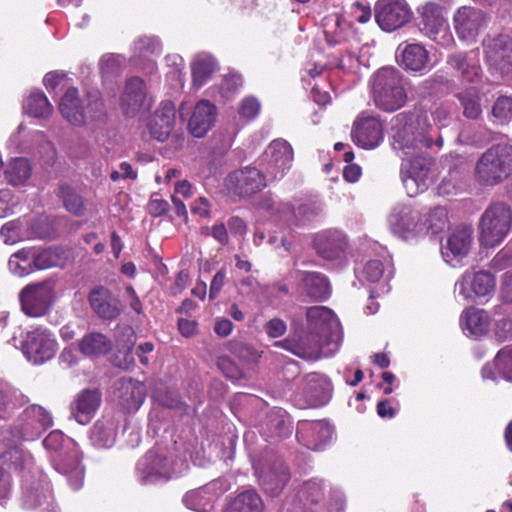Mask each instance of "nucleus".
Returning a JSON list of instances; mask_svg holds the SVG:
<instances>
[{"instance_id": "f257e3e1", "label": "nucleus", "mask_w": 512, "mask_h": 512, "mask_svg": "<svg viewBox=\"0 0 512 512\" xmlns=\"http://www.w3.org/2000/svg\"><path fill=\"white\" fill-rule=\"evenodd\" d=\"M428 117L421 111L401 112L391 120L392 147L399 157L413 156L418 148L433 146Z\"/></svg>"}, {"instance_id": "f03ea898", "label": "nucleus", "mask_w": 512, "mask_h": 512, "mask_svg": "<svg viewBox=\"0 0 512 512\" xmlns=\"http://www.w3.org/2000/svg\"><path fill=\"white\" fill-rule=\"evenodd\" d=\"M47 450L53 452L51 462L56 471L65 475L73 490L82 487L84 468L80 464V453L77 444L69 437L55 430L43 441Z\"/></svg>"}, {"instance_id": "7ed1b4c3", "label": "nucleus", "mask_w": 512, "mask_h": 512, "mask_svg": "<svg viewBox=\"0 0 512 512\" xmlns=\"http://www.w3.org/2000/svg\"><path fill=\"white\" fill-rule=\"evenodd\" d=\"M371 93L376 107L385 112H394L407 101L404 79L394 67H383L374 73Z\"/></svg>"}, {"instance_id": "20e7f679", "label": "nucleus", "mask_w": 512, "mask_h": 512, "mask_svg": "<svg viewBox=\"0 0 512 512\" xmlns=\"http://www.w3.org/2000/svg\"><path fill=\"white\" fill-rule=\"evenodd\" d=\"M512 174V146L493 145L479 157L475 164L474 176L477 183L493 187L503 183Z\"/></svg>"}, {"instance_id": "39448f33", "label": "nucleus", "mask_w": 512, "mask_h": 512, "mask_svg": "<svg viewBox=\"0 0 512 512\" xmlns=\"http://www.w3.org/2000/svg\"><path fill=\"white\" fill-rule=\"evenodd\" d=\"M512 209L502 201L492 202L483 212L480 222V242L486 247L499 245L510 232Z\"/></svg>"}, {"instance_id": "423d86ee", "label": "nucleus", "mask_w": 512, "mask_h": 512, "mask_svg": "<svg viewBox=\"0 0 512 512\" xmlns=\"http://www.w3.org/2000/svg\"><path fill=\"white\" fill-rule=\"evenodd\" d=\"M423 216L422 208L411 203H398L388 221L394 234L404 240H413L427 234V220Z\"/></svg>"}, {"instance_id": "0eeeda50", "label": "nucleus", "mask_w": 512, "mask_h": 512, "mask_svg": "<svg viewBox=\"0 0 512 512\" xmlns=\"http://www.w3.org/2000/svg\"><path fill=\"white\" fill-rule=\"evenodd\" d=\"M402 159L400 175L409 197L424 192L428 187V177L433 164V158L418 148L413 156L400 157Z\"/></svg>"}, {"instance_id": "6e6552de", "label": "nucleus", "mask_w": 512, "mask_h": 512, "mask_svg": "<svg viewBox=\"0 0 512 512\" xmlns=\"http://www.w3.org/2000/svg\"><path fill=\"white\" fill-rule=\"evenodd\" d=\"M294 152L292 146L284 139L273 140L259 159V165L268 180L284 177L292 167Z\"/></svg>"}, {"instance_id": "1a4fd4ad", "label": "nucleus", "mask_w": 512, "mask_h": 512, "mask_svg": "<svg viewBox=\"0 0 512 512\" xmlns=\"http://www.w3.org/2000/svg\"><path fill=\"white\" fill-rule=\"evenodd\" d=\"M267 181L262 170L248 165L230 172L224 179V186L229 194L247 198L262 191Z\"/></svg>"}, {"instance_id": "9d476101", "label": "nucleus", "mask_w": 512, "mask_h": 512, "mask_svg": "<svg viewBox=\"0 0 512 512\" xmlns=\"http://www.w3.org/2000/svg\"><path fill=\"white\" fill-rule=\"evenodd\" d=\"M138 480L143 485H152L168 481L177 473L172 460L165 453L149 450L136 466Z\"/></svg>"}, {"instance_id": "9b49d317", "label": "nucleus", "mask_w": 512, "mask_h": 512, "mask_svg": "<svg viewBox=\"0 0 512 512\" xmlns=\"http://www.w3.org/2000/svg\"><path fill=\"white\" fill-rule=\"evenodd\" d=\"M485 61L490 70L512 75V38L505 34L487 36L483 42Z\"/></svg>"}, {"instance_id": "f8f14e48", "label": "nucleus", "mask_w": 512, "mask_h": 512, "mask_svg": "<svg viewBox=\"0 0 512 512\" xmlns=\"http://www.w3.org/2000/svg\"><path fill=\"white\" fill-rule=\"evenodd\" d=\"M253 468L259 484L270 496L279 495L290 479L289 469L279 457L269 456L264 463L254 462Z\"/></svg>"}, {"instance_id": "ddd939ff", "label": "nucleus", "mask_w": 512, "mask_h": 512, "mask_svg": "<svg viewBox=\"0 0 512 512\" xmlns=\"http://www.w3.org/2000/svg\"><path fill=\"white\" fill-rule=\"evenodd\" d=\"M489 20V15L482 9L462 6L454 13L453 25L461 41L474 43L478 36L486 29Z\"/></svg>"}, {"instance_id": "4468645a", "label": "nucleus", "mask_w": 512, "mask_h": 512, "mask_svg": "<svg viewBox=\"0 0 512 512\" xmlns=\"http://www.w3.org/2000/svg\"><path fill=\"white\" fill-rule=\"evenodd\" d=\"M413 18V11L406 0H377L375 20L381 30L394 32Z\"/></svg>"}, {"instance_id": "2eb2a0df", "label": "nucleus", "mask_w": 512, "mask_h": 512, "mask_svg": "<svg viewBox=\"0 0 512 512\" xmlns=\"http://www.w3.org/2000/svg\"><path fill=\"white\" fill-rule=\"evenodd\" d=\"M19 299L22 311L27 316H44L53 303V286L49 282L29 284L21 290Z\"/></svg>"}, {"instance_id": "dca6fc26", "label": "nucleus", "mask_w": 512, "mask_h": 512, "mask_svg": "<svg viewBox=\"0 0 512 512\" xmlns=\"http://www.w3.org/2000/svg\"><path fill=\"white\" fill-rule=\"evenodd\" d=\"M56 347L57 342L48 330L35 329L27 334L22 351L29 361L41 364L54 357Z\"/></svg>"}, {"instance_id": "f3484780", "label": "nucleus", "mask_w": 512, "mask_h": 512, "mask_svg": "<svg viewBox=\"0 0 512 512\" xmlns=\"http://www.w3.org/2000/svg\"><path fill=\"white\" fill-rule=\"evenodd\" d=\"M353 142L364 149H373L383 141V125L377 116L362 113L353 123Z\"/></svg>"}, {"instance_id": "a211bd4d", "label": "nucleus", "mask_w": 512, "mask_h": 512, "mask_svg": "<svg viewBox=\"0 0 512 512\" xmlns=\"http://www.w3.org/2000/svg\"><path fill=\"white\" fill-rule=\"evenodd\" d=\"M334 433L333 426L326 420H302L297 424V439L311 450H321L331 442Z\"/></svg>"}, {"instance_id": "6ab92c4d", "label": "nucleus", "mask_w": 512, "mask_h": 512, "mask_svg": "<svg viewBox=\"0 0 512 512\" xmlns=\"http://www.w3.org/2000/svg\"><path fill=\"white\" fill-rule=\"evenodd\" d=\"M308 326L310 331H316L323 334L329 341L333 343L335 348L340 344V323L334 312L324 306L310 307L306 313Z\"/></svg>"}, {"instance_id": "aec40b11", "label": "nucleus", "mask_w": 512, "mask_h": 512, "mask_svg": "<svg viewBox=\"0 0 512 512\" xmlns=\"http://www.w3.org/2000/svg\"><path fill=\"white\" fill-rule=\"evenodd\" d=\"M313 246L323 259L341 260L345 256L347 239L342 231L328 229L315 234Z\"/></svg>"}, {"instance_id": "412c9836", "label": "nucleus", "mask_w": 512, "mask_h": 512, "mask_svg": "<svg viewBox=\"0 0 512 512\" xmlns=\"http://www.w3.org/2000/svg\"><path fill=\"white\" fill-rule=\"evenodd\" d=\"M324 490L322 480L310 479L299 488L294 505L303 512H328Z\"/></svg>"}, {"instance_id": "4be33fe9", "label": "nucleus", "mask_w": 512, "mask_h": 512, "mask_svg": "<svg viewBox=\"0 0 512 512\" xmlns=\"http://www.w3.org/2000/svg\"><path fill=\"white\" fill-rule=\"evenodd\" d=\"M495 286L494 277L491 273L479 271L477 273L466 272L460 280L455 283V291L464 300H470L472 293L476 296H486L493 291Z\"/></svg>"}, {"instance_id": "5701e85b", "label": "nucleus", "mask_w": 512, "mask_h": 512, "mask_svg": "<svg viewBox=\"0 0 512 512\" xmlns=\"http://www.w3.org/2000/svg\"><path fill=\"white\" fill-rule=\"evenodd\" d=\"M21 437L24 440H35L53 424L51 414L42 406L31 405L22 414Z\"/></svg>"}, {"instance_id": "b1692460", "label": "nucleus", "mask_w": 512, "mask_h": 512, "mask_svg": "<svg viewBox=\"0 0 512 512\" xmlns=\"http://www.w3.org/2000/svg\"><path fill=\"white\" fill-rule=\"evenodd\" d=\"M333 386L330 379L318 372H312L304 376L302 392L312 406L326 405L332 396Z\"/></svg>"}, {"instance_id": "393cba45", "label": "nucleus", "mask_w": 512, "mask_h": 512, "mask_svg": "<svg viewBox=\"0 0 512 512\" xmlns=\"http://www.w3.org/2000/svg\"><path fill=\"white\" fill-rule=\"evenodd\" d=\"M90 306L94 313L104 320H114L122 312L119 299L103 286L92 289L88 295Z\"/></svg>"}, {"instance_id": "a878e982", "label": "nucleus", "mask_w": 512, "mask_h": 512, "mask_svg": "<svg viewBox=\"0 0 512 512\" xmlns=\"http://www.w3.org/2000/svg\"><path fill=\"white\" fill-rule=\"evenodd\" d=\"M472 246V229L461 227L454 230L442 248L445 261L452 266H457L460 259L467 256Z\"/></svg>"}, {"instance_id": "bb28decb", "label": "nucleus", "mask_w": 512, "mask_h": 512, "mask_svg": "<svg viewBox=\"0 0 512 512\" xmlns=\"http://www.w3.org/2000/svg\"><path fill=\"white\" fill-rule=\"evenodd\" d=\"M417 11L420 15V31L430 39L436 40L437 35L446 27L443 7L435 2H427Z\"/></svg>"}, {"instance_id": "cd10ccee", "label": "nucleus", "mask_w": 512, "mask_h": 512, "mask_svg": "<svg viewBox=\"0 0 512 512\" xmlns=\"http://www.w3.org/2000/svg\"><path fill=\"white\" fill-rule=\"evenodd\" d=\"M100 403L101 393L97 389H85L71 403V415L78 423L85 425L91 421Z\"/></svg>"}, {"instance_id": "c85d7f7f", "label": "nucleus", "mask_w": 512, "mask_h": 512, "mask_svg": "<svg viewBox=\"0 0 512 512\" xmlns=\"http://www.w3.org/2000/svg\"><path fill=\"white\" fill-rule=\"evenodd\" d=\"M175 124V108L172 102H162L148 123L151 136L165 141L172 133Z\"/></svg>"}, {"instance_id": "c756f323", "label": "nucleus", "mask_w": 512, "mask_h": 512, "mask_svg": "<svg viewBox=\"0 0 512 512\" xmlns=\"http://www.w3.org/2000/svg\"><path fill=\"white\" fill-rule=\"evenodd\" d=\"M216 107L208 100H200L194 107L188 123L190 133L196 138L204 137L216 120Z\"/></svg>"}, {"instance_id": "7c9ffc66", "label": "nucleus", "mask_w": 512, "mask_h": 512, "mask_svg": "<svg viewBox=\"0 0 512 512\" xmlns=\"http://www.w3.org/2000/svg\"><path fill=\"white\" fill-rule=\"evenodd\" d=\"M146 89L144 81L139 77H131L127 80L124 92L121 96V108L127 115H134L145 107Z\"/></svg>"}, {"instance_id": "2f4dec72", "label": "nucleus", "mask_w": 512, "mask_h": 512, "mask_svg": "<svg viewBox=\"0 0 512 512\" xmlns=\"http://www.w3.org/2000/svg\"><path fill=\"white\" fill-rule=\"evenodd\" d=\"M117 397L127 410H137L144 402L145 387L131 378H121L116 382Z\"/></svg>"}, {"instance_id": "473e14b6", "label": "nucleus", "mask_w": 512, "mask_h": 512, "mask_svg": "<svg viewBox=\"0 0 512 512\" xmlns=\"http://www.w3.org/2000/svg\"><path fill=\"white\" fill-rule=\"evenodd\" d=\"M0 236L5 244L12 245L30 238H41L42 234L34 229L31 219L23 217L6 222L0 229Z\"/></svg>"}, {"instance_id": "72a5a7b5", "label": "nucleus", "mask_w": 512, "mask_h": 512, "mask_svg": "<svg viewBox=\"0 0 512 512\" xmlns=\"http://www.w3.org/2000/svg\"><path fill=\"white\" fill-rule=\"evenodd\" d=\"M447 63L468 83L477 82L481 77L482 69L476 54L473 52L453 54L449 56Z\"/></svg>"}, {"instance_id": "f704fd0d", "label": "nucleus", "mask_w": 512, "mask_h": 512, "mask_svg": "<svg viewBox=\"0 0 512 512\" xmlns=\"http://www.w3.org/2000/svg\"><path fill=\"white\" fill-rule=\"evenodd\" d=\"M460 326L466 335L479 337L488 332L490 318L483 309L468 308L460 316Z\"/></svg>"}, {"instance_id": "c9c22d12", "label": "nucleus", "mask_w": 512, "mask_h": 512, "mask_svg": "<svg viewBox=\"0 0 512 512\" xmlns=\"http://www.w3.org/2000/svg\"><path fill=\"white\" fill-rule=\"evenodd\" d=\"M59 109L62 116L71 124L80 126L85 123L84 106L76 88H69L62 96Z\"/></svg>"}, {"instance_id": "e433bc0d", "label": "nucleus", "mask_w": 512, "mask_h": 512, "mask_svg": "<svg viewBox=\"0 0 512 512\" xmlns=\"http://www.w3.org/2000/svg\"><path fill=\"white\" fill-rule=\"evenodd\" d=\"M300 275L303 289L309 297L324 301L330 296V285L325 275L319 272H301Z\"/></svg>"}, {"instance_id": "4c0bfd02", "label": "nucleus", "mask_w": 512, "mask_h": 512, "mask_svg": "<svg viewBox=\"0 0 512 512\" xmlns=\"http://www.w3.org/2000/svg\"><path fill=\"white\" fill-rule=\"evenodd\" d=\"M400 51L401 64L411 71H421L427 67L429 56L423 45L413 43L400 45L397 49Z\"/></svg>"}, {"instance_id": "58836bf2", "label": "nucleus", "mask_w": 512, "mask_h": 512, "mask_svg": "<svg viewBox=\"0 0 512 512\" xmlns=\"http://www.w3.org/2000/svg\"><path fill=\"white\" fill-rule=\"evenodd\" d=\"M111 349V340L99 332H90L79 342L80 352L87 357H99L107 354Z\"/></svg>"}, {"instance_id": "ea45409f", "label": "nucleus", "mask_w": 512, "mask_h": 512, "mask_svg": "<svg viewBox=\"0 0 512 512\" xmlns=\"http://www.w3.org/2000/svg\"><path fill=\"white\" fill-rule=\"evenodd\" d=\"M264 503L255 490L239 493L229 504L226 512H263Z\"/></svg>"}, {"instance_id": "a19ab883", "label": "nucleus", "mask_w": 512, "mask_h": 512, "mask_svg": "<svg viewBox=\"0 0 512 512\" xmlns=\"http://www.w3.org/2000/svg\"><path fill=\"white\" fill-rule=\"evenodd\" d=\"M216 68L217 63L213 56L207 53L198 54L191 64L193 84L201 87L214 73Z\"/></svg>"}, {"instance_id": "79ce46f5", "label": "nucleus", "mask_w": 512, "mask_h": 512, "mask_svg": "<svg viewBox=\"0 0 512 512\" xmlns=\"http://www.w3.org/2000/svg\"><path fill=\"white\" fill-rule=\"evenodd\" d=\"M116 426L112 421H97L90 432V441L97 448H109L115 442Z\"/></svg>"}, {"instance_id": "37998d69", "label": "nucleus", "mask_w": 512, "mask_h": 512, "mask_svg": "<svg viewBox=\"0 0 512 512\" xmlns=\"http://www.w3.org/2000/svg\"><path fill=\"white\" fill-rule=\"evenodd\" d=\"M299 345L304 347H317V355L313 357H302L307 360H317L321 357H328L336 352L338 348H335L333 343L329 341V337L326 338L323 334H319L316 331L308 330L307 333L299 339Z\"/></svg>"}, {"instance_id": "c03bdc74", "label": "nucleus", "mask_w": 512, "mask_h": 512, "mask_svg": "<svg viewBox=\"0 0 512 512\" xmlns=\"http://www.w3.org/2000/svg\"><path fill=\"white\" fill-rule=\"evenodd\" d=\"M214 501V494L208 487L188 491L183 497L185 506L196 512H208Z\"/></svg>"}, {"instance_id": "a18cd8bd", "label": "nucleus", "mask_w": 512, "mask_h": 512, "mask_svg": "<svg viewBox=\"0 0 512 512\" xmlns=\"http://www.w3.org/2000/svg\"><path fill=\"white\" fill-rule=\"evenodd\" d=\"M32 174V166L24 157L12 159L6 166L5 179L13 186L24 184Z\"/></svg>"}, {"instance_id": "49530a36", "label": "nucleus", "mask_w": 512, "mask_h": 512, "mask_svg": "<svg viewBox=\"0 0 512 512\" xmlns=\"http://www.w3.org/2000/svg\"><path fill=\"white\" fill-rule=\"evenodd\" d=\"M34 257V247L23 248L10 257L9 268L17 276L27 275L35 269Z\"/></svg>"}, {"instance_id": "de8ad7c7", "label": "nucleus", "mask_w": 512, "mask_h": 512, "mask_svg": "<svg viewBox=\"0 0 512 512\" xmlns=\"http://www.w3.org/2000/svg\"><path fill=\"white\" fill-rule=\"evenodd\" d=\"M457 98L466 118L471 120L480 118L482 115L481 96L476 88H469L458 93Z\"/></svg>"}, {"instance_id": "09e8293b", "label": "nucleus", "mask_w": 512, "mask_h": 512, "mask_svg": "<svg viewBox=\"0 0 512 512\" xmlns=\"http://www.w3.org/2000/svg\"><path fill=\"white\" fill-rule=\"evenodd\" d=\"M64 251L58 248H35L34 267L36 270H44L52 267H61L65 264Z\"/></svg>"}, {"instance_id": "8fccbe9b", "label": "nucleus", "mask_w": 512, "mask_h": 512, "mask_svg": "<svg viewBox=\"0 0 512 512\" xmlns=\"http://www.w3.org/2000/svg\"><path fill=\"white\" fill-rule=\"evenodd\" d=\"M24 111L36 118L49 116L52 106L42 92H32L24 101Z\"/></svg>"}, {"instance_id": "3c124183", "label": "nucleus", "mask_w": 512, "mask_h": 512, "mask_svg": "<svg viewBox=\"0 0 512 512\" xmlns=\"http://www.w3.org/2000/svg\"><path fill=\"white\" fill-rule=\"evenodd\" d=\"M161 44L155 37H141L134 43L133 56L131 58L135 65H140L141 59L149 61L150 55L159 54Z\"/></svg>"}, {"instance_id": "603ef678", "label": "nucleus", "mask_w": 512, "mask_h": 512, "mask_svg": "<svg viewBox=\"0 0 512 512\" xmlns=\"http://www.w3.org/2000/svg\"><path fill=\"white\" fill-rule=\"evenodd\" d=\"M84 106L85 122L102 120L106 116V108L98 90L87 92Z\"/></svg>"}, {"instance_id": "864d4df0", "label": "nucleus", "mask_w": 512, "mask_h": 512, "mask_svg": "<svg viewBox=\"0 0 512 512\" xmlns=\"http://www.w3.org/2000/svg\"><path fill=\"white\" fill-rule=\"evenodd\" d=\"M493 123L508 125L512 121V96L500 95L491 108Z\"/></svg>"}, {"instance_id": "5fc2aeb1", "label": "nucleus", "mask_w": 512, "mask_h": 512, "mask_svg": "<svg viewBox=\"0 0 512 512\" xmlns=\"http://www.w3.org/2000/svg\"><path fill=\"white\" fill-rule=\"evenodd\" d=\"M423 214L424 220H427V233L431 231L437 234L443 231L448 223V212L444 207L437 206L430 211L423 209Z\"/></svg>"}, {"instance_id": "6e6d98bb", "label": "nucleus", "mask_w": 512, "mask_h": 512, "mask_svg": "<svg viewBox=\"0 0 512 512\" xmlns=\"http://www.w3.org/2000/svg\"><path fill=\"white\" fill-rule=\"evenodd\" d=\"M384 273L383 262L374 259L369 260L360 270H357V276L362 282L375 283L381 279Z\"/></svg>"}, {"instance_id": "4d7b16f0", "label": "nucleus", "mask_w": 512, "mask_h": 512, "mask_svg": "<svg viewBox=\"0 0 512 512\" xmlns=\"http://www.w3.org/2000/svg\"><path fill=\"white\" fill-rule=\"evenodd\" d=\"M267 437L269 438H285L291 433V427L280 414H272L269 416L267 423Z\"/></svg>"}, {"instance_id": "13d9d810", "label": "nucleus", "mask_w": 512, "mask_h": 512, "mask_svg": "<svg viewBox=\"0 0 512 512\" xmlns=\"http://www.w3.org/2000/svg\"><path fill=\"white\" fill-rule=\"evenodd\" d=\"M494 365L505 378L512 380V344L502 348L494 358Z\"/></svg>"}, {"instance_id": "bf43d9fd", "label": "nucleus", "mask_w": 512, "mask_h": 512, "mask_svg": "<svg viewBox=\"0 0 512 512\" xmlns=\"http://www.w3.org/2000/svg\"><path fill=\"white\" fill-rule=\"evenodd\" d=\"M274 346L290 351L299 357H313L317 355L318 351L316 346L304 347L299 345V341L288 338L275 342Z\"/></svg>"}, {"instance_id": "052dcab7", "label": "nucleus", "mask_w": 512, "mask_h": 512, "mask_svg": "<svg viewBox=\"0 0 512 512\" xmlns=\"http://www.w3.org/2000/svg\"><path fill=\"white\" fill-rule=\"evenodd\" d=\"M61 193L66 209L77 216L83 215L84 203L81 196L69 187H63Z\"/></svg>"}, {"instance_id": "680f3d73", "label": "nucleus", "mask_w": 512, "mask_h": 512, "mask_svg": "<svg viewBox=\"0 0 512 512\" xmlns=\"http://www.w3.org/2000/svg\"><path fill=\"white\" fill-rule=\"evenodd\" d=\"M125 62V58L119 54H106L99 62L100 71L102 74L110 75L117 73Z\"/></svg>"}, {"instance_id": "e2e57ef3", "label": "nucleus", "mask_w": 512, "mask_h": 512, "mask_svg": "<svg viewBox=\"0 0 512 512\" xmlns=\"http://www.w3.org/2000/svg\"><path fill=\"white\" fill-rule=\"evenodd\" d=\"M260 103L254 97L244 98L238 108L239 116L247 121L256 118L260 112Z\"/></svg>"}, {"instance_id": "0e129e2a", "label": "nucleus", "mask_w": 512, "mask_h": 512, "mask_svg": "<svg viewBox=\"0 0 512 512\" xmlns=\"http://www.w3.org/2000/svg\"><path fill=\"white\" fill-rule=\"evenodd\" d=\"M333 26L335 27V30L332 29H325V35L326 39L330 44H337L342 39V32L344 28L347 26V23L345 22L344 18L336 15L333 20Z\"/></svg>"}, {"instance_id": "69168bd1", "label": "nucleus", "mask_w": 512, "mask_h": 512, "mask_svg": "<svg viewBox=\"0 0 512 512\" xmlns=\"http://www.w3.org/2000/svg\"><path fill=\"white\" fill-rule=\"evenodd\" d=\"M264 330L269 337L278 338L285 334L287 326L282 319L273 318L265 324Z\"/></svg>"}, {"instance_id": "338daca9", "label": "nucleus", "mask_w": 512, "mask_h": 512, "mask_svg": "<svg viewBox=\"0 0 512 512\" xmlns=\"http://www.w3.org/2000/svg\"><path fill=\"white\" fill-rule=\"evenodd\" d=\"M12 394L10 387L0 381V418H3L11 404Z\"/></svg>"}, {"instance_id": "774afa93", "label": "nucleus", "mask_w": 512, "mask_h": 512, "mask_svg": "<svg viewBox=\"0 0 512 512\" xmlns=\"http://www.w3.org/2000/svg\"><path fill=\"white\" fill-rule=\"evenodd\" d=\"M496 337L499 341L512 338V320H502L497 324Z\"/></svg>"}]
</instances>
